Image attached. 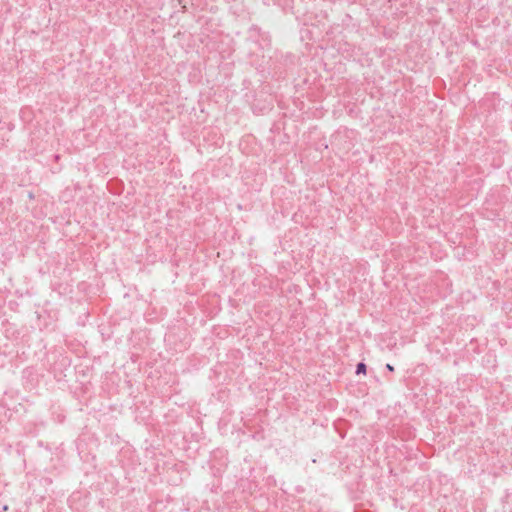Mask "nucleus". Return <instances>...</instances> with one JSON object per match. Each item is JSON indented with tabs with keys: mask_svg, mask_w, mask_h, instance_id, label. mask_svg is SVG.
Here are the masks:
<instances>
[{
	"mask_svg": "<svg viewBox=\"0 0 512 512\" xmlns=\"http://www.w3.org/2000/svg\"><path fill=\"white\" fill-rule=\"evenodd\" d=\"M385 367H386V369H387L388 371H390V372H393V371H394V366H393V365H391V364H389V363H387Z\"/></svg>",
	"mask_w": 512,
	"mask_h": 512,
	"instance_id": "2",
	"label": "nucleus"
},
{
	"mask_svg": "<svg viewBox=\"0 0 512 512\" xmlns=\"http://www.w3.org/2000/svg\"><path fill=\"white\" fill-rule=\"evenodd\" d=\"M366 371H367V365L364 362H359L356 365L355 373L357 375H359V374H366Z\"/></svg>",
	"mask_w": 512,
	"mask_h": 512,
	"instance_id": "1",
	"label": "nucleus"
}]
</instances>
